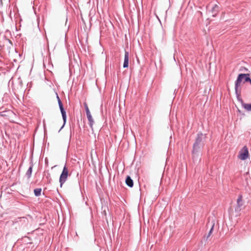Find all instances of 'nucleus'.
I'll return each instance as SVG.
<instances>
[{
    "instance_id": "1",
    "label": "nucleus",
    "mask_w": 251,
    "mask_h": 251,
    "mask_svg": "<svg viewBox=\"0 0 251 251\" xmlns=\"http://www.w3.org/2000/svg\"><path fill=\"white\" fill-rule=\"evenodd\" d=\"M251 78H250L249 74H240L238 75L236 80L235 82V91L237 97L239 96L241 93V89L239 86L242 82L245 83L247 82H250Z\"/></svg>"
},
{
    "instance_id": "2",
    "label": "nucleus",
    "mask_w": 251,
    "mask_h": 251,
    "mask_svg": "<svg viewBox=\"0 0 251 251\" xmlns=\"http://www.w3.org/2000/svg\"><path fill=\"white\" fill-rule=\"evenodd\" d=\"M69 176H70V174H69L68 168L65 165L63 168V171L59 178V182L60 183L61 186L65 182Z\"/></svg>"
},
{
    "instance_id": "3",
    "label": "nucleus",
    "mask_w": 251,
    "mask_h": 251,
    "mask_svg": "<svg viewBox=\"0 0 251 251\" xmlns=\"http://www.w3.org/2000/svg\"><path fill=\"white\" fill-rule=\"evenodd\" d=\"M57 98L58 99L59 106V108H60L61 114H62V118H63V122H64V124L60 129V130L64 127V125L66 122L67 117H66V112L63 108V104H62L61 100H60V99L58 96H57Z\"/></svg>"
},
{
    "instance_id": "4",
    "label": "nucleus",
    "mask_w": 251,
    "mask_h": 251,
    "mask_svg": "<svg viewBox=\"0 0 251 251\" xmlns=\"http://www.w3.org/2000/svg\"><path fill=\"white\" fill-rule=\"evenodd\" d=\"M249 157V151L247 147L244 146L242 149L239 151L238 158L242 160H244L248 158Z\"/></svg>"
},
{
    "instance_id": "5",
    "label": "nucleus",
    "mask_w": 251,
    "mask_h": 251,
    "mask_svg": "<svg viewBox=\"0 0 251 251\" xmlns=\"http://www.w3.org/2000/svg\"><path fill=\"white\" fill-rule=\"evenodd\" d=\"M203 145H200V144H194L193 145V150L192 151V154H193V159H195V158H198L199 154L198 153H199L202 148Z\"/></svg>"
},
{
    "instance_id": "6",
    "label": "nucleus",
    "mask_w": 251,
    "mask_h": 251,
    "mask_svg": "<svg viewBox=\"0 0 251 251\" xmlns=\"http://www.w3.org/2000/svg\"><path fill=\"white\" fill-rule=\"evenodd\" d=\"M205 135L202 133H199L198 134V137L196 139L195 144H200L203 145L204 142V139Z\"/></svg>"
},
{
    "instance_id": "7",
    "label": "nucleus",
    "mask_w": 251,
    "mask_h": 251,
    "mask_svg": "<svg viewBox=\"0 0 251 251\" xmlns=\"http://www.w3.org/2000/svg\"><path fill=\"white\" fill-rule=\"evenodd\" d=\"M244 202L242 200V196L239 195L237 200V207L235 208V211L239 212L241 210V207L243 205Z\"/></svg>"
},
{
    "instance_id": "8",
    "label": "nucleus",
    "mask_w": 251,
    "mask_h": 251,
    "mask_svg": "<svg viewBox=\"0 0 251 251\" xmlns=\"http://www.w3.org/2000/svg\"><path fill=\"white\" fill-rule=\"evenodd\" d=\"M129 61V53L128 51H126L125 53L124 62L123 64L124 68H127L128 66Z\"/></svg>"
},
{
    "instance_id": "9",
    "label": "nucleus",
    "mask_w": 251,
    "mask_h": 251,
    "mask_svg": "<svg viewBox=\"0 0 251 251\" xmlns=\"http://www.w3.org/2000/svg\"><path fill=\"white\" fill-rule=\"evenodd\" d=\"M126 184L130 187H132L133 186V181L129 176H127L126 179Z\"/></svg>"
},
{
    "instance_id": "10",
    "label": "nucleus",
    "mask_w": 251,
    "mask_h": 251,
    "mask_svg": "<svg viewBox=\"0 0 251 251\" xmlns=\"http://www.w3.org/2000/svg\"><path fill=\"white\" fill-rule=\"evenodd\" d=\"M219 6L217 4H215L214 6L212 7V13L213 14V17L216 16L217 12L219 11Z\"/></svg>"
},
{
    "instance_id": "11",
    "label": "nucleus",
    "mask_w": 251,
    "mask_h": 251,
    "mask_svg": "<svg viewBox=\"0 0 251 251\" xmlns=\"http://www.w3.org/2000/svg\"><path fill=\"white\" fill-rule=\"evenodd\" d=\"M243 107L247 111H251V103L247 104V103H242Z\"/></svg>"
},
{
    "instance_id": "12",
    "label": "nucleus",
    "mask_w": 251,
    "mask_h": 251,
    "mask_svg": "<svg viewBox=\"0 0 251 251\" xmlns=\"http://www.w3.org/2000/svg\"><path fill=\"white\" fill-rule=\"evenodd\" d=\"M32 172V166H31L28 168V170L27 171L26 173V175L27 176V177L29 178L31 177V174Z\"/></svg>"
},
{
    "instance_id": "13",
    "label": "nucleus",
    "mask_w": 251,
    "mask_h": 251,
    "mask_svg": "<svg viewBox=\"0 0 251 251\" xmlns=\"http://www.w3.org/2000/svg\"><path fill=\"white\" fill-rule=\"evenodd\" d=\"M42 189L41 188H36L34 190V194L36 196H39L41 194Z\"/></svg>"
},
{
    "instance_id": "14",
    "label": "nucleus",
    "mask_w": 251,
    "mask_h": 251,
    "mask_svg": "<svg viewBox=\"0 0 251 251\" xmlns=\"http://www.w3.org/2000/svg\"><path fill=\"white\" fill-rule=\"evenodd\" d=\"M86 116H87V119L90 123V125L91 126H92V125L93 124L94 121L92 118V117L91 114H89V115H86Z\"/></svg>"
},
{
    "instance_id": "15",
    "label": "nucleus",
    "mask_w": 251,
    "mask_h": 251,
    "mask_svg": "<svg viewBox=\"0 0 251 251\" xmlns=\"http://www.w3.org/2000/svg\"><path fill=\"white\" fill-rule=\"evenodd\" d=\"M214 226V223H213L212 227H211V229H210V231H209V232L208 233V236H207V238H208L210 236V235L212 233V231L213 230Z\"/></svg>"
},
{
    "instance_id": "16",
    "label": "nucleus",
    "mask_w": 251,
    "mask_h": 251,
    "mask_svg": "<svg viewBox=\"0 0 251 251\" xmlns=\"http://www.w3.org/2000/svg\"><path fill=\"white\" fill-rule=\"evenodd\" d=\"M85 110L86 115H89V114H91L88 108V107L86 104H85Z\"/></svg>"
},
{
    "instance_id": "17",
    "label": "nucleus",
    "mask_w": 251,
    "mask_h": 251,
    "mask_svg": "<svg viewBox=\"0 0 251 251\" xmlns=\"http://www.w3.org/2000/svg\"><path fill=\"white\" fill-rule=\"evenodd\" d=\"M19 82H20V85L22 86V81L21 80H19Z\"/></svg>"
},
{
    "instance_id": "18",
    "label": "nucleus",
    "mask_w": 251,
    "mask_h": 251,
    "mask_svg": "<svg viewBox=\"0 0 251 251\" xmlns=\"http://www.w3.org/2000/svg\"><path fill=\"white\" fill-rule=\"evenodd\" d=\"M20 219L21 220V219H25V217H22V218H20Z\"/></svg>"
},
{
    "instance_id": "19",
    "label": "nucleus",
    "mask_w": 251,
    "mask_h": 251,
    "mask_svg": "<svg viewBox=\"0 0 251 251\" xmlns=\"http://www.w3.org/2000/svg\"><path fill=\"white\" fill-rule=\"evenodd\" d=\"M250 83L251 84V80H250Z\"/></svg>"
}]
</instances>
